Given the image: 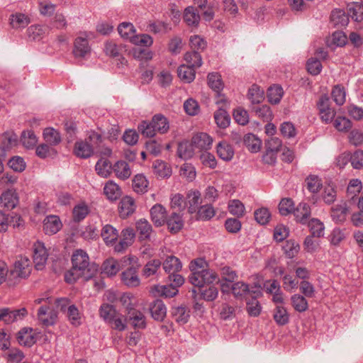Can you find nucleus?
I'll return each mask as SVG.
<instances>
[{
    "instance_id": "obj_56",
    "label": "nucleus",
    "mask_w": 363,
    "mask_h": 363,
    "mask_svg": "<svg viewBox=\"0 0 363 363\" xmlns=\"http://www.w3.org/2000/svg\"><path fill=\"white\" fill-rule=\"evenodd\" d=\"M252 111L255 113L256 116L262 118L264 121H269L272 119V111L267 105L254 106Z\"/></svg>"
},
{
    "instance_id": "obj_4",
    "label": "nucleus",
    "mask_w": 363,
    "mask_h": 363,
    "mask_svg": "<svg viewBox=\"0 0 363 363\" xmlns=\"http://www.w3.org/2000/svg\"><path fill=\"white\" fill-rule=\"evenodd\" d=\"M172 279H168L169 284L162 286H155L154 291L156 295L164 296L165 298H171L178 293V287L181 286L184 279L182 276H172Z\"/></svg>"
},
{
    "instance_id": "obj_31",
    "label": "nucleus",
    "mask_w": 363,
    "mask_h": 363,
    "mask_svg": "<svg viewBox=\"0 0 363 363\" xmlns=\"http://www.w3.org/2000/svg\"><path fill=\"white\" fill-rule=\"evenodd\" d=\"M101 235L107 245L116 243L118 238V230L111 225H106L103 227Z\"/></svg>"
},
{
    "instance_id": "obj_21",
    "label": "nucleus",
    "mask_w": 363,
    "mask_h": 363,
    "mask_svg": "<svg viewBox=\"0 0 363 363\" xmlns=\"http://www.w3.org/2000/svg\"><path fill=\"white\" fill-rule=\"evenodd\" d=\"M74 152L77 157L82 159L89 158L94 154V147L86 139L76 142Z\"/></svg>"
},
{
    "instance_id": "obj_12",
    "label": "nucleus",
    "mask_w": 363,
    "mask_h": 363,
    "mask_svg": "<svg viewBox=\"0 0 363 363\" xmlns=\"http://www.w3.org/2000/svg\"><path fill=\"white\" fill-rule=\"evenodd\" d=\"M84 37H77L74 43L73 54L75 57L84 58L89 55L91 48L87 40V35L84 34Z\"/></svg>"
},
{
    "instance_id": "obj_49",
    "label": "nucleus",
    "mask_w": 363,
    "mask_h": 363,
    "mask_svg": "<svg viewBox=\"0 0 363 363\" xmlns=\"http://www.w3.org/2000/svg\"><path fill=\"white\" fill-rule=\"evenodd\" d=\"M152 121L157 132L163 134L168 131L169 128V122L163 115L157 114L153 116Z\"/></svg>"
},
{
    "instance_id": "obj_58",
    "label": "nucleus",
    "mask_w": 363,
    "mask_h": 363,
    "mask_svg": "<svg viewBox=\"0 0 363 363\" xmlns=\"http://www.w3.org/2000/svg\"><path fill=\"white\" fill-rule=\"evenodd\" d=\"M305 182L306 184L307 189L313 194L318 192L322 186L321 180L316 175H309L306 177Z\"/></svg>"
},
{
    "instance_id": "obj_41",
    "label": "nucleus",
    "mask_w": 363,
    "mask_h": 363,
    "mask_svg": "<svg viewBox=\"0 0 363 363\" xmlns=\"http://www.w3.org/2000/svg\"><path fill=\"white\" fill-rule=\"evenodd\" d=\"M264 90L257 84H252L248 90V99L253 104H259L264 100Z\"/></svg>"
},
{
    "instance_id": "obj_50",
    "label": "nucleus",
    "mask_w": 363,
    "mask_h": 363,
    "mask_svg": "<svg viewBox=\"0 0 363 363\" xmlns=\"http://www.w3.org/2000/svg\"><path fill=\"white\" fill-rule=\"evenodd\" d=\"M196 213L198 220H209L215 216L216 211L211 204H206L200 206Z\"/></svg>"
},
{
    "instance_id": "obj_47",
    "label": "nucleus",
    "mask_w": 363,
    "mask_h": 363,
    "mask_svg": "<svg viewBox=\"0 0 363 363\" xmlns=\"http://www.w3.org/2000/svg\"><path fill=\"white\" fill-rule=\"evenodd\" d=\"M136 228L140 240L148 239L152 232V226L146 219H140L136 223Z\"/></svg>"
},
{
    "instance_id": "obj_54",
    "label": "nucleus",
    "mask_w": 363,
    "mask_h": 363,
    "mask_svg": "<svg viewBox=\"0 0 363 363\" xmlns=\"http://www.w3.org/2000/svg\"><path fill=\"white\" fill-rule=\"evenodd\" d=\"M208 84L216 93L220 92L223 88L221 77L217 72L208 74Z\"/></svg>"
},
{
    "instance_id": "obj_25",
    "label": "nucleus",
    "mask_w": 363,
    "mask_h": 363,
    "mask_svg": "<svg viewBox=\"0 0 363 363\" xmlns=\"http://www.w3.org/2000/svg\"><path fill=\"white\" fill-rule=\"evenodd\" d=\"M135 210V201L130 196L123 197L118 206L120 216L122 218H126L130 216Z\"/></svg>"
},
{
    "instance_id": "obj_23",
    "label": "nucleus",
    "mask_w": 363,
    "mask_h": 363,
    "mask_svg": "<svg viewBox=\"0 0 363 363\" xmlns=\"http://www.w3.org/2000/svg\"><path fill=\"white\" fill-rule=\"evenodd\" d=\"M152 221L156 226H162L167 220V211L161 204L157 203L150 209Z\"/></svg>"
},
{
    "instance_id": "obj_63",
    "label": "nucleus",
    "mask_w": 363,
    "mask_h": 363,
    "mask_svg": "<svg viewBox=\"0 0 363 363\" xmlns=\"http://www.w3.org/2000/svg\"><path fill=\"white\" fill-rule=\"evenodd\" d=\"M18 143V135L13 132H6L1 137V144L8 150L16 146Z\"/></svg>"
},
{
    "instance_id": "obj_37",
    "label": "nucleus",
    "mask_w": 363,
    "mask_h": 363,
    "mask_svg": "<svg viewBox=\"0 0 363 363\" xmlns=\"http://www.w3.org/2000/svg\"><path fill=\"white\" fill-rule=\"evenodd\" d=\"M178 77L184 82L190 83L195 79V69L187 64L182 65L177 69Z\"/></svg>"
},
{
    "instance_id": "obj_26",
    "label": "nucleus",
    "mask_w": 363,
    "mask_h": 363,
    "mask_svg": "<svg viewBox=\"0 0 363 363\" xmlns=\"http://www.w3.org/2000/svg\"><path fill=\"white\" fill-rule=\"evenodd\" d=\"M218 156L223 160L230 161L234 156V149L227 141L222 140L216 145Z\"/></svg>"
},
{
    "instance_id": "obj_33",
    "label": "nucleus",
    "mask_w": 363,
    "mask_h": 363,
    "mask_svg": "<svg viewBox=\"0 0 363 363\" xmlns=\"http://www.w3.org/2000/svg\"><path fill=\"white\" fill-rule=\"evenodd\" d=\"M165 223L167 225L169 231L172 233L179 232L184 225L182 216L175 212L172 213L170 216L167 217Z\"/></svg>"
},
{
    "instance_id": "obj_10",
    "label": "nucleus",
    "mask_w": 363,
    "mask_h": 363,
    "mask_svg": "<svg viewBox=\"0 0 363 363\" xmlns=\"http://www.w3.org/2000/svg\"><path fill=\"white\" fill-rule=\"evenodd\" d=\"M233 296L238 299H247L251 295L256 294L258 289L250 288V286L243 281H237L231 286Z\"/></svg>"
},
{
    "instance_id": "obj_51",
    "label": "nucleus",
    "mask_w": 363,
    "mask_h": 363,
    "mask_svg": "<svg viewBox=\"0 0 363 363\" xmlns=\"http://www.w3.org/2000/svg\"><path fill=\"white\" fill-rule=\"evenodd\" d=\"M172 315L174 320L179 324H185L188 322L189 311L185 306H178L172 309Z\"/></svg>"
},
{
    "instance_id": "obj_17",
    "label": "nucleus",
    "mask_w": 363,
    "mask_h": 363,
    "mask_svg": "<svg viewBox=\"0 0 363 363\" xmlns=\"http://www.w3.org/2000/svg\"><path fill=\"white\" fill-rule=\"evenodd\" d=\"M38 317L44 325L48 326L55 323L57 313L50 306L43 305L38 309Z\"/></svg>"
},
{
    "instance_id": "obj_35",
    "label": "nucleus",
    "mask_w": 363,
    "mask_h": 363,
    "mask_svg": "<svg viewBox=\"0 0 363 363\" xmlns=\"http://www.w3.org/2000/svg\"><path fill=\"white\" fill-rule=\"evenodd\" d=\"M104 193L109 200L115 201L121 196V189L114 182L108 181L104 186Z\"/></svg>"
},
{
    "instance_id": "obj_3",
    "label": "nucleus",
    "mask_w": 363,
    "mask_h": 363,
    "mask_svg": "<svg viewBox=\"0 0 363 363\" xmlns=\"http://www.w3.org/2000/svg\"><path fill=\"white\" fill-rule=\"evenodd\" d=\"M357 21L363 23V4H353L349 6L348 14L340 9H334L330 15V22L336 27L342 28L349 23V16Z\"/></svg>"
},
{
    "instance_id": "obj_34",
    "label": "nucleus",
    "mask_w": 363,
    "mask_h": 363,
    "mask_svg": "<svg viewBox=\"0 0 363 363\" xmlns=\"http://www.w3.org/2000/svg\"><path fill=\"white\" fill-rule=\"evenodd\" d=\"M273 318L278 325L283 326L289 322V314L286 308L277 305L273 311Z\"/></svg>"
},
{
    "instance_id": "obj_24",
    "label": "nucleus",
    "mask_w": 363,
    "mask_h": 363,
    "mask_svg": "<svg viewBox=\"0 0 363 363\" xmlns=\"http://www.w3.org/2000/svg\"><path fill=\"white\" fill-rule=\"evenodd\" d=\"M150 311L154 320L162 321L166 317L167 308L162 301L157 299L150 303Z\"/></svg>"
},
{
    "instance_id": "obj_30",
    "label": "nucleus",
    "mask_w": 363,
    "mask_h": 363,
    "mask_svg": "<svg viewBox=\"0 0 363 363\" xmlns=\"http://www.w3.org/2000/svg\"><path fill=\"white\" fill-rule=\"evenodd\" d=\"M95 169L100 177L106 178L113 171V166L107 158L101 157L97 161Z\"/></svg>"
},
{
    "instance_id": "obj_2",
    "label": "nucleus",
    "mask_w": 363,
    "mask_h": 363,
    "mask_svg": "<svg viewBox=\"0 0 363 363\" xmlns=\"http://www.w3.org/2000/svg\"><path fill=\"white\" fill-rule=\"evenodd\" d=\"M72 269L65 274L66 282L71 284L79 278L84 280L91 279L98 271V265L89 262V258L86 252L77 250L72 256Z\"/></svg>"
},
{
    "instance_id": "obj_1",
    "label": "nucleus",
    "mask_w": 363,
    "mask_h": 363,
    "mask_svg": "<svg viewBox=\"0 0 363 363\" xmlns=\"http://www.w3.org/2000/svg\"><path fill=\"white\" fill-rule=\"evenodd\" d=\"M208 267V262L203 258L192 260L189 264L191 272L189 277L190 283L199 288L203 286L205 284L219 283L220 279L217 273ZM199 291L202 298L207 301L215 300L218 295V288L214 286H211L202 291L199 289Z\"/></svg>"
},
{
    "instance_id": "obj_8",
    "label": "nucleus",
    "mask_w": 363,
    "mask_h": 363,
    "mask_svg": "<svg viewBox=\"0 0 363 363\" xmlns=\"http://www.w3.org/2000/svg\"><path fill=\"white\" fill-rule=\"evenodd\" d=\"M27 315L28 311L26 308L19 309H12L11 308H0V321L4 322L5 324H11L23 320Z\"/></svg>"
},
{
    "instance_id": "obj_5",
    "label": "nucleus",
    "mask_w": 363,
    "mask_h": 363,
    "mask_svg": "<svg viewBox=\"0 0 363 363\" xmlns=\"http://www.w3.org/2000/svg\"><path fill=\"white\" fill-rule=\"evenodd\" d=\"M130 257H124L119 260L108 258L102 264V272L108 277L116 275L120 270L130 264Z\"/></svg>"
},
{
    "instance_id": "obj_60",
    "label": "nucleus",
    "mask_w": 363,
    "mask_h": 363,
    "mask_svg": "<svg viewBox=\"0 0 363 363\" xmlns=\"http://www.w3.org/2000/svg\"><path fill=\"white\" fill-rule=\"evenodd\" d=\"M133 44L144 47H150L153 43L152 37L147 34L135 35L130 40Z\"/></svg>"
},
{
    "instance_id": "obj_45",
    "label": "nucleus",
    "mask_w": 363,
    "mask_h": 363,
    "mask_svg": "<svg viewBox=\"0 0 363 363\" xmlns=\"http://www.w3.org/2000/svg\"><path fill=\"white\" fill-rule=\"evenodd\" d=\"M43 137L46 143L50 145H57L61 142L60 133L53 128H47L43 131Z\"/></svg>"
},
{
    "instance_id": "obj_6",
    "label": "nucleus",
    "mask_w": 363,
    "mask_h": 363,
    "mask_svg": "<svg viewBox=\"0 0 363 363\" xmlns=\"http://www.w3.org/2000/svg\"><path fill=\"white\" fill-rule=\"evenodd\" d=\"M131 262L125 269L122 273L123 282L129 287H135L140 284L137 272L139 268L137 259L135 257H130Z\"/></svg>"
},
{
    "instance_id": "obj_64",
    "label": "nucleus",
    "mask_w": 363,
    "mask_h": 363,
    "mask_svg": "<svg viewBox=\"0 0 363 363\" xmlns=\"http://www.w3.org/2000/svg\"><path fill=\"white\" fill-rule=\"evenodd\" d=\"M228 210L231 214L240 218L244 215L245 206L241 201L234 199L229 202Z\"/></svg>"
},
{
    "instance_id": "obj_42",
    "label": "nucleus",
    "mask_w": 363,
    "mask_h": 363,
    "mask_svg": "<svg viewBox=\"0 0 363 363\" xmlns=\"http://www.w3.org/2000/svg\"><path fill=\"white\" fill-rule=\"evenodd\" d=\"M214 119L217 125L220 128H225L230 125V117L222 107L214 113Z\"/></svg>"
},
{
    "instance_id": "obj_38",
    "label": "nucleus",
    "mask_w": 363,
    "mask_h": 363,
    "mask_svg": "<svg viewBox=\"0 0 363 363\" xmlns=\"http://www.w3.org/2000/svg\"><path fill=\"white\" fill-rule=\"evenodd\" d=\"M113 172L118 178L123 180L129 178L131 175L130 168L125 161H118L113 165Z\"/></svg>"
},
{
    "instance_id": "obj_44",
    "label": "nucleus",
    "mask_w": 363,
    "mask_h": 363,
    "mask_svg": "<svg viewBox=\"0 0 363 363\" xmlns=\"http://www.w3.org/2000/svg\"><path fill=\"white\" fill-rule=\"evenodd\" d=\"M184 60L186 62V64L189 65L194 69H196L200 67L202 65V57L200 55V52L198 51H191V52H187L184 55Z\"/></svg>"
},
{
    "instance_id": "obj_18",
    "label": "nucleus",
    "mask_w": 363,
    "mask_h": 363,
    "mask_svg": "<svg viewBox=\"0 0 363 363\" xmlns=\"http://www.w3.org/2000/svg\"><path fill=\"white\" fill-rule=\"evenodd\" d=\"M62 227V222L57 216H48L43 220V230L45 234L54 235L57 233Z\"/></svg>"
},
{
    "instance_id": "obj_43",
    "label": "nucleus",
    "mask_w": 363,
    "mask_h": 363,
    "mask_svg": "<svg viewBox=\"0 0 363 363\" xmlns=\"http://www.w3.org/2000/svg\"><path fill=\"white\" fill-rule=\"evenodd\" d=\"M244 144L251 152H257L260 150L262 141L254 134L249 133L244 137Z\"/></svg>"
},
{
    "instance_id": "obj_53",
    "label": "nucleus",
    "mask_w": 363,
    "mask_h": 363,
    "mask_svg": "<svg viewBox=\"0 0 363 363\" xmlns=\"http://www.w3.org/2000/svg\"><path fill=\"white\" fill-rule=\"evenodd\" d=\"M153 169L155 174L161 178L171 176L172 170L170 167L163 161L156 160L153 164Z\"/></svg>"
},
{
    "instance_id": "obj_11",
    "label": "nucleus",
    "mask_w": 363,
    "mask_h": 363,
    "mask_svg": "<svg viewBox=\"0 0 363 363\" xmlns=\"http://www.w3.org/2000/svg\"><path fill=\"white\" fill-rule=\"evenodd\" d=\"M163 269L168 274V279H172V276H181L178 272L182 268V264L179 258L170 255L167 257L162 264Z\"/></svg>"
},
{
    "instance_id": "obj_27",
    "label": "nucleus",
    "mask_w": 363,
    "mask_h": 363,
    "mask_svg": "<svg viewBox=\"0 0 363 363\" xmlns=\"http://www.w3.org/2000/svg\"><path fill=\"white\" fill-rule=\"evenodd\" d=\"M0 203L9 210L14 208L18 203V197L16 191L8 190L4 192L0 197Z\"/></svg>"
},
{
    "instance_id": "obj_9",
    "label": "nucleus",
    "mask_w": 363,
    "mask_h": 363,
    "mask_svg": "<svg viewBox=\"0 0 363 363\" xmlns=\"http://www.w3.org/2000/svg\"><path fill=\"white\" fill-rule=\"evenodd\" d=\"M330 98L326 94L322 95L317 103L320 118L325 123H330L336 114L335 111L330 107Z\"/></svg>"
},
{
    "instance_id": "obj_62",
    "label": "nucleus",
    "mask_w": 363,
    "mask_h": 363,
    "mask_svg": "<svg viewBox=\"0 0 363 363\" xmlns=\"http://www.w3.org/2000/svg\"><path fill=\"white\" fill-rule=\"evenodd\" d=\"M161 264L162 263L159 259H152L147 262L143 270V275L146 277H149L155 274L160 269Z\"/></svg>"
},
{
    "instance_id": "obj_20",
    "label": "nucleus",
    "mask_w": 363,
    "mask_h": 363,
    "mask_svg": "<svg viewBox=\"0 0 363 363\" xmlns=\"http://www.w3.org/2000/svg\"><path fill=\"white\" fill-rule=\"evenodd\" d=\"M191 142L194 148L208 150L211 147L213 139L206 133H199L192 138Z\"/></svg>"
},
{
    "instance_id": "obj_40",
    "label": "nucleus",
    "mask_w": 363,
    "mask_h": 363,
    "mask_svg": "<svg viewBox=\"0 0 363 363\" xmlns=\"http://www.w3.org/2000/svg\"><path fill=\"white\" fill-rule=\"evenodd\" d=\"M194 147L192 142L191 143L187 141L181 142L178 145L177 154L183 160L190 159L194 155Z\"/></svg>"
},
{
    "instance_id": "obj_19",
    "label": "nucleus",
    "mask_w": 363,
    "mask_h": 363,
    "mask_svg": "<svg viewBox=\"0 0 363 363\" xmlns=\"http://www.w3.org/2000/svg\"><path fill=\"white\" fill-rule=\"evenodd\" d=\"M127 318L135 328L143 329L146 327V318L145 315L135 308L128 310Z\"/></svg>"
},
{
    "instance_id": "obj_7",
    "label": "nucleus",
    "mask_w": 363,
    "mask_h": 363,
    "mask_svg": "<svg viewBox=\"0 0 363 363\" xmlns=\"http://www.w3.org/2000/svg\"><path fill=\"white\" fill-rule=\"evenodd\" d=\"M31 271L30 261L27 257H21L17 259L13 269L9 272V280L13 281L17 278H26Z\"/></svg>"
},
{
    "instance_id": "obj_15",
    "label": "nucleus",
    "mask_w": 363,
    "mask_h": 363,
    "mask_svg": "<svg viewBox=\"0 0 363 363\" xmlns=\"http://www.w3.org/2000/svg\"><path fill=\"white\" fill-rule=\"evenodd\" d=\"M121 237L119 242L114 246V250L117 252H123L133 242L135 237L134 229L132 228L123 229L121 232Z\"/></svg>"
},
{
    "instance_id": "obj_46",
    "label": "nucleus",
    "mask_w": 363,
    "mask_h": 363,
    "mask_svg": "<svg viewBox=\"0 0 363 363\" xmlns=\"http://www.w3.org/2000/svg\"><path fill=\"white\" fill-rule=\"evenodd\" d=\"M283 89L279 85H273L267 90L268 100L272 104H279L283 96Z\"/></svg>"
},
{
    "instance_id": "obj_52",
    "label": "nucleus",
    "mask_w": 363,
    "mask_h": 363,
    "mask_svg": "<svg viewBox=\"0 0 363 363\" xmlns=\"http://www.w3.org/2000/svg\"><path fill=\"white\" fill-rule=\"evenodd\" d=\"M89 213L88 206L84 203L76 205L72 210V216L74 222H80L84 220Z\"/></svg>"
},
{
    "instance_id": "obj_55",
    "label": "nucleus",
    "mask_w": 363,
    "mask_h": 363,
    "mask_svg": "<svg viewBox=\"0 0 363 363\" xmlns=\"http://www.w3.org/2000/svg\"><path fill=\"white\" fill-rule=\"evenodd\" d=\"M16 219V223L13 224V227H20L22 225L23 220L20 216L9 218V215L0 211V231H6L9 224L11 220Z\"/></svg>"
},
{
    "instance_id": "obj_16",
    "label": "nucleus",
    "mask_w": 363,
    "mask_h": 363,
    "mask_svg": "<svg viewBox=\"0 0 363 363\" xmlns=\"http://www.w3.org/2000/svg\"><path fill=\"white\" fill-rule=\"evenodd\" d=\"M262 296L259 290L256 294L251 295L246 301V311L250 316L257 317L262 311V306L257 300V298Z\"/></svg>"
},
{
    "instance_id": "obj_28",
    "label": "nucleus",
    "mask_w": 363,
    "mask_h": 363,
    "mask_svg": "<svg viewBox=\"0 0 363 363\" xmlns=\"http://www.w3.org/2000/svg\"><path fill=\"white\" fill-rule=\"evenodd\" d=\"M294 215L297 221L302 224H306L311 216V208L306 203H300L296 208L294 209Z\"/></svg>"
},
{
    "instance_id": "obj_29",
    "label": "nucleus",
    "mask_w": 363,
    "mask_h": 363,
    "mask_svg": "<svg viewBox=\"0 0 363 363\" xmlns=\"http://www.w3.org/2000/svg\"><path fill=\"white\" fill-rule=\"evenodd\" d=\"M9 22L13 28L23 29L30 23V18L24 13H16L10 16Z\"/></svg>"
},
{
    "instance_id": "obj_14",
    "label": "nucleus",
    "mask_w": 363,
    "mask_h": 363,
    "mask_svg": "<svg viewBox=\"0 0 363 363\" xmlns=\"http://www.w3.org/2000/svg\"><path fill=\"white\" fill-rule=\"evenodd\" d=\"M48 254L44 246L40 242H37L33 245V262L35 264L37 269H43L48 259Z\"/></svg>"
},
{
    "instance_id": "obj_36",
    "label": "nucleus",
    "mask_w": 363,
    "mask_h": 363,
    "mask_svg": "<svg viewBox=\"0 0 363 363\" xmlns=\"http://www.w3.org/2000/svg\"><path fill=\"white\" fill-rule=\"evenodd\" d=\"M200 18V15L196 8L189 6L184 10V20L188 26L197 27Z\"/></svg>"
},
{
    "instance_id": "obj_13",
    "label": "nucleus",
    "mask_w": 363,
    "mask_h": 363,
    "mask_svg": "<svg viewBox=\"0 0 363 363\" xmlns=\"http://www.w3.org/2000/svg\"><path fill=\"white\" fill-rule=\"evenodd\" d=\"M16 339L21 345L31 347L37 340V335L31 328H23L16 334Z\"/></svg>"
},
{
    "instance_id": "obj_22",
    "label": "nucleus",
    "mask_w": 363,
    "mask_h": 363,
    "mask_svg": "<svg viewBox=\"0 0 363 363\" xmlns=\"http://www.w3.org/2000/svg\"><path fill=\"white\" fill-rule=\"evenodd\" d=\"M201 203V193L197 190H190L187 192L185 198L186 207L188 212L193 214L199 208V204Z\"/></svg>"
},
{
    "instance_id": "obj_39",
    "label": "nucleus",
    "mask_w": 363,
    "mask_h": 363,
    "mask_svg": "<svg viewBox=\"0 0 363 363\" xmlns=\"http://www.w3.org/2000/svg\"><path fill=\"white\" fill-rule=\"evenodd\" d=\"M291 304L296 311L305 312L308 308V303L305 296L301 294H294L291 296Z\"/></svg>"
},
{
    "instance_id": "obj_59",
    "label": "nucleus",
    "mask_w": 363,
    "mask_h": 363,
    "mask_svg": "<svg viewBox=\"0 0 363 363\" xmlns=\"http://www.w3.org/2000/svg\"><path fill=\"white\" fill-rule=\"evenodd\" d=\"M118 30L121 36L125 39L131 40V37L134 35L135 30L130 23H122L118 27Z\"/></svg>"
},
{
    "instance_id": "obj_61",
    "label": "nucleus",
    "mask_w": 363,
    "mask_h": 363,
    "mask_svg": "<svg viewBox=\"0 0 363 363\" xmlns=\"http://www.w3.org/2000/svg\"><path fill=\"white\" fill-rule=\"evenodd\" d=\"M21 140L23 145L27 148L33 147L38 142L37 137L32 130L23 131Z\"/></svg>"
},
{
    "instance_id": "obj_57",
    "label": "nucleus",
    "mask_w": 363,
    "mask_h": 363,
    "mask_svg": "<svg viewBox=\"0 0 363 363\" xmlns=\"http://www.w3.org/2000/svg\"><path fill=\"white\" fill-rule=\"evenodd\" d=\"M308 228L313 237L320 238L324 235V225L320 220L316 218L308 221Z\"/></svg>"
},
{
    "instance_id": "obj_48",
    "label": "nucleus",
    "mask_w": 363,
    "mask_h": 363,
    "mask_svg": "<svg viewBox=\"0 0 363 363\" xmlns=\"http://www.w3.org/2000/svg\"><path fill=\"white\" fill-rule=\"evenodd\" d=\"M133 189L138 194H144L147 191L148 181L143 174H137L133 179Z\"/></svg>"
},
{
    "instance_id": "obj_32",
    "label": "nucleus",
    "mask_w": 363,
    "mask_h": 363,
    "mask_svg": "<svg viewBox=\"0 0 363 363\" xmlns=\"http://www.w3.org/2000/svg\"><path fill=\"white\" fill-rule=\"evenodd\" d=\"M348 208L345 203L335 205L331 209V217L335 223H343L346 220Z\"/></svg>"
}]
</instances>
